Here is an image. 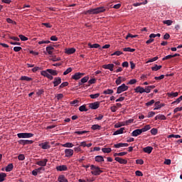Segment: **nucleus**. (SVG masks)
I'll use <instances>...</instances> for the list:
<instances>
[{
  "label": "nucleus",
  "instance_id": "obj_1",
  "mask_svg": "<svg viewBox=\"0 0 182 182\" xmlns=\"http://www.w3.org/2000/svg\"><path fill=\"white\" fill-rule=\"evenodd\" d=\"M105 11H106V9H105V7L103 6H101V7H97L96 9H91L87 11L86 14H89L90 15H93V14H101V12H105Z\"/></svg>",
  "mask_w": 182,
  "mask_h": 182
},
{
  "label": "nucleus",
  "instance_id": "obj_2",
  "mask_svg": "<svg viewBox=\"0 0 182 182\" xmlns=\"http://www.w3.org/2000/svg\"><path fill=\"white\" fill-rule=\"evenodd\" d=\"M90 167V170H92L91 174H92V176H100V174L103 173V171L100 170V167L99 166L91 165Z\"/></svg>",
  "mask_w": 182,
  "mask_h": 182
},
{
  "label": "nucleus",
  "instance_id": "obj_3",
  "mask_svg": "<svg viewBox=\"0 0 182 182\" xmlns=\"http://www.w3.org/2000/svg\"><path fill=\"white\" fill-rule=\"evenodd\" d=\"M126 90H129V86L126 85V84H122L117 87V94L120 95V93H123V92H126Z\"/></svg>",
  "mask_w": 182,
  "mask_h": 182
},
{
  "label": "nucleus",
  "instance_id": "obj_4",
  "mask_svg": "<svg viewBox=\"0 0 182 182\" xmlns=\"http://www.w3.org/2000/svg\"><path fill=\"white\" fill-rule=\"evenodd\" d=\"M85 76L84 73H75L73 75H72V79L73 80H79V79H81V77H83Z\"/></svg>",
  "mask_w": 182,
  "mask_h": 182
},
{
  "label": "nucleus",
  "instance_id": "obj_5",
  "mask_svg": "<svg viewBox=\"0 0 182 182\" xmlns=\"http://www.w3.org/2000/svg\"><path fill=\"white\" fill-rule=\"evenodd\" d=\"M41 75L45 77H47L48 79H50V80H53V76H52L51 74H49L48 70L41 71Z\"/></svg>",
  "mask_w": 182,
  "mask_h": 182
},
{
  "label": "nucleus",
  "instance_id": "obj_6",
  "mask_svg": "<svg viewBox=\"0 0 182 182\" xmlns=\"http://www.w3.org/2000/svg\"><path fill=\"white\" fill-rule=\"evenodd\" d=\"M89 107L90 109H92V110H96L97 109H99V107H100V102H95L90 103Z\"/></svg>",
  "mask_w": 182,
  "mask_h": 182
},
{
  "label": "nucleus",
  "instance_id": "obj_7",
  "mask_svg": "<svg viewBox=\"0 0 182 182\" xmlns=\"http://www.w3.org/2000/svg\"><path fill=\"white\" fill-rule=\"evenodd\" d=\"M47 163L48 159H43V160L37 161L36 164H37V166H40L41 167H45Z\"/></svg>",
  "mask_w": 182,
  "mask_h": 182
},
{
  "label": "nucleus",
  "instance_id": "obj_8",
  "mask_svg": "<svg viewBox=\"0 0 182 182\" xmlns=\"http://www.w3.org/2000/svg\"><path fill=\"white\" fill-rule=\"evenodd\" d=\"M141 133H143V130L141 129H137L132 132V136H133V137H137V136H140Z\"/></svg>",
  "mask_w": 182,
  "mask_h": 182
},
{
  "label": "nucleus",
  "instance_id": "obj_9",
  "mask_svg": "<svg viewBox=\"0 0 182 182\" xmlns=\"http://www.w3.org/2000/svg\"><path fill=\"white\" fill-rule=\"evenodd\" d=\"M19 144H22L23 146H26V144H32L33 141L32 140H25V139H20L18 141Z\"/></svg>",
  "mask_w": 182,
  "mask_h": 182
},
{
  "label": "nucleus",
  "instance_id": "obj_10",
  "mask_svg": "<svg viewBox=\"0 0 182 182\" xmlns=\"http://www.w3.org/2000/svg\"><path fill=\"white\" fill-rule=\"evenodd\" d=\"M53 83L54 85V87H56V86H59V85L62 83V78L59 77H55Z\"/></svg>",
  "mask_w": 182,
  "mask_h": 182
},
{
  "label": "nucleus",
  "instance_id": "obj_11",
  "mask_svg": "<svg viewBox=\"0 0 182 182\" xmlns=\"http://www.w3.org/2000/svg\"><path fill=\"white\" fill-rule=\"evenodd\" d=\"M40 147L43 150H48V149H50V145H49V142H43L39 144Z\"/></svg>",
  "mask_w": 182,
  "mask_h": 182
},
{
  "label": "nucleus",
  "instance_id": "obj_12",
  "mask_svg": "<svg viewBox=\"0 0 182 182\" xmlns=\"http://www.w3.org/2000/svg\"><path fill=\"white\" fill-rule=\"evenodd\" d=\"M65 157H72L73 156V149H67L65 150Z\"/></svg>",
  "mask_w": 182,
  "mask_h": 182
},
{
  "label": "nucleus",
  "instance_id": "obj_13",
  "mask_svg": "<svg viewBox=\"0 0 182 182\" xmlns=\"http://www.w3.org/2000/svg\"><path fill=\"white\" fill-rule=\"evenodd\" d=\"M113 68H114V64H107L102 65L103 69H108V70H110V72H113Z\"/></svg>",
  "mask_w": 182,
  "mask_h": 182
},
{
  "label": "nucleus",
  "instance_id": "obj_14",
  "mask_svg": "<svg viewBox=\"0 0 182 182\" xmlns=\"http://www.w3.org/2000/svg\"><path fill=\"white\" fill-rule=\"evenodd\" d=\"M58 171H66L68 170V166L66 165H61L56 167Z\"/></svg>",
  "mask_w": 182,
  "mask_h": 182
},
{
  "label": "nucleus",
  "instance_id": "obj_15",
  "mask_svg": "<svg viewBox=\"0 0 182 182\" xmlns=\"http://www.w3.org/2000/svg\"><path fill=\"white\" fill-rule=\"evenodd\" d=\"M143 151L144 153H146L147 154H150L153 151V147L152 146H146L143 148Z\"/></svg>",
  "mask_w": 182,
  "mask_h": 182
},
{
  "label": "nucleus",
  "instance_id": "obj_16",
  "mask_svg": "<svg viewBox=\"0 0 182 182\" xmlns=\"http://www.w3.org/2000/svg\"><path fill=\"white\" fill-rule=\"evenodd\" d=\"M115 161L119 163V164H126L127 163V160L123 159L120 157H115Z\"/></svg>",
  "mask_w": 182,
  "mask_h": 182
},
{
  "label": "nucleus",
  "instance_id": "obj_17",
  "mask_svg": "<svg viewBox=\"0 0 182 182\" xmlns=\"http://www.w3.org/2000/svg\"><path fill=\"white\" fill-rule=\"evenodd\" d=\"M135 93H144V87L138 86L134 88Z\"/></svg>",
  "mask_w": 182,
  "mask_h": 182
},
{
  "label": "nucleus",
  "instance_id": "obj_18",
  "mask_svg": "<svg viewBox=\"0 0 182 182\" xmlns=\"http://www.w3.org/2000/svg\"><path fill=\"white\" fill-rule=\"evenodd\" d=\"M75 52H76V49H75V48L65 49V53H67V55H72L73 53H75Z\"/></svg>",
  "mask_w": 182,
  "mask_h": 182
},
{
  "label": "nucleus",
  "instance_id": "obj_19",
  "mask_svg": "<svg viewBox=\"0 0 182 182\" xmlns=\"http://www.w3.org/2000/svg\"><path fill=\"white\" fill-rule=\"evenodd\" d=\"M58 181L59 182H69L68 181V178H66V177H65V175H60L58 178Z\"/></svg>",
  "mask_w": 182,
  "mask_h": 182
},
{
  "label": "nucleus",
  "instance_id": "obj_20",
  "mask_svg": "<svg viewBox=\"0 0 182 182\" xmlns=\"http://www.w3.org/2000/svg\"><path fill=\"white\" fill-rule=\"evenodd\" d=\"M95 160L97 163H102V162L105 161V158H103L102 156H97L95 157Z\"/></svg>",
  "mask_w": 182,
  "mask_h": 182
},
{
  "label": "nucleus",
  "instance_id": "obj_21",
  "mask_svg": "<svg viewBox=\"0 0 182 182\" xmlns=\"http://www.w3.org/2000/svg\"><path fill=\"white\" fill-rule=\"evenodd\" d=\"M167 117L164 114H158L155 117V120H166Z\"/></svg>",
  "mask_w": 182,
  "mask_h": 182
},
{
  "label": "nucleus",
  "instance_id": "obj_22",
  "mask_svg": "<svg viewBox=\"0 0 182 182\" xmlns=\"http://www.w3.org/2000/svg\"><path fill=\"white\" fill-rule=\"evenodd\" d=\"M47 72L50 73L52 76H58V71L53 69H47Z\"/></svg>",
  "mask_w": 182,
  "mask_h": 182
},
{
  "label": "nucleus",
  "instance_id": "obj_23",
  "mask_svg": "<svg viewBox=\"0 0 182 182\" xmlns=\"http://www.w3.org/2000/svg\"><path fill=\"white\" fill-rule=\"evenodd\" d=\"M154 106L155 109H154V110H159V109H161V107H163V105H161L160 101L155 102Z\"/></svg>",
  "mask_w": 182,
  "mask_h": 182
},
{
  "label": "nucleus",
  "instance_id": "obj_24",
  "mask_svg": "<svg viewBox=\"0 0 182 182\" xmlns=\"http://www.w3.org/2000/svg\"><path fill=\"white\" fill-rule=\"evenodd\" d=\"M123 132H124V127L120 128L119 129L115 131L114 132V136H117V134H123Z\"/></svg>",
  "mask_w": 182,
  "mask_h": 182
},
{
  "label": "nucleus",
  "instance_id": "obj_25",
  "mask_svg": "<svg viewBox=\"0 0 182 182\" xmlns=\"http://www.w3.org/2000/svg\"><path fill=\"white\" fill-rule=\"evenodd\" d=\"M20 80H26V82H31V80H33V79L28 76H21Z\"/></svg>",
  "mask_w": 182,
  "mask_h": 182
},
{
  "label": "nucleus",
  "instance_id": "obj_26",
  "mask_svg": "<svg viewBox=\"0 0 182 182\" xmlns=\"http://www.w3.org/2000/svg\"><path fill=\"white\" fill-rule=\"evenodd\" d=\"M167 95L168 97H177V96H178V92H168Z\"/></svg>",
  "mask_w": 182,
  "mask_h": 182
},
{
  "label": "nucleus",
  "instance_id": "obj_27",
  "mask_svg": "<svg viewBox=\"0 0 182 182\" xmlns=\"http://www.w3.org/2000/svg\"><path fill=\"white\" fill-rule=\"evenodd\" d=\"M55 48L52 46H48V47H46V52H48V55H53V50Z\"/></svg>",
  "mask_w": 182,
  "mask_h": 182
},
{
  "label": "nucleus",
  "instance_id": "obj_28",
  "mask_svg": "<svg viewBox=\"0 0 182 182\" xmlns=\"http://www.w3.org/2000/svg\"><path fill=\"white\" fill-rule=\"evenodd\" d=\"M12 170H14V164H10L6 167V171H7V172L12 171Z\"/></svg>",
  "mask_w": 182,
  "mask_h": 182
},
{
  "label": "nucleus",
  "instance_id": "obj_29",
  "mask_svg": "<svg viewBox=\"0 0 182 182\" xmlns=\"http://www.w3.org/2000/svg\"><path fill=\"white\" fill-rule=\"evenodd\" d=\"M92 130H100L102 129V126L99 124H94L91 127Z\"/></svg>",
  "mask_w": 182,
  "mask_h": 182
},
{
  "label": "nucleus",
  "instance_id": "obj_30",
  "mask_svg": "<svg viewBox=\"0 0 182 182\" xmlns=\"http://www.w3.org/2000/svg\"><path fill=\"white\" fill-rule=\"evenodd\" d=\"M88 46L89 48H95V49H97V48H100V45H99L98 43H95V44H92V43H88Z\"/></svg>",
  "mask_w": 182,
  "mask_h": 182
},
{
  "label": "nucleus",
  "instance_id": "obj_31",
  "mask_svg": "<svg viewBox=\"0 0 182 182\" xmlns=\"http://www.w3.org/2000/svg\"><path fill=\"white\" fill-rule=\"evenodd\" d=\"M162 68L161 65H155L154 67L151 68V70L154 72H157V70H160V69Z\"/></svg>",
  "mask_w": 182,
  "mask_h": 182
},
{
  "label": "nucleus",
  "instance_id": "obj_32",
  "mask_svg": "<svg viewBox=\"0 0 182 182\" xmlns=\"http://www.w3.org/2000/svg\"><path fill=\"white\" fill-rule=\"evenodd\" d=\"M5 177H6V173H0V182L5 181Z\"/></svg>",
  "mask_w": 182,
  "mask_h": 182
},
{
  "label": "nucleus",
  "instance_id": "obj_33",
  "mask_svg": "<svg viewBox=\"0 0 182 182\" xmlns=\"http://www.w3.org/2000/svg\"><path fill=\"white\" fill-rule=\"evenodd\" d=\"M124 52H134L136 49L131 48L130 47L123 48Z\"/></svg>",
  "mask_w": 182,
  "mask_h": 182
},
{
  "label": "nucleus",
  "instance_id": "obj_34",
  "mask_svg": "<svg viewBox=\"0 0 182 182\" xmlns=\"http://www.w3.org/2000/svg\"><path fill=\"white\" fill-rule=\"evenodd\" d=\"M163 23L164 25H167L168 26H171V25H172L173 23V21L171 20H166L163 21Z\"/></svg>",
  "mask_w": 182,
  "mask_h": 182
},
{
  "label": "nucleus",
  "instance_id": "obj_35",
  "mask_svg": "<svg viewBox=\"0 0 182 182\" xmlns=\"http://www.w3.org/2000/svg\"><path fill=\"white\" fill-rule=\"evenodd\" d=\"M114 92L113 90L107 89L103 92L104 95H112Z\"/></svg>",
  "mask_w": 182,
  "mask_h": 182
},
{
  "label": "nucleus",
  "instance_id": "obj_36",
  "mask_svg": "<svg viewBox=\"0 0 182 182\" xmlns=\"http://www.w3.org/2000/svg\"><path fill=\"white\" fill-rule=\"evenodd\" d=\"M73 144L70 143V142H67L64 144H63V147H68V148H72L73 147Z\"/></svg>",
  "mask_w": 182,
  "mask_h": 182
},
{
  "label": "nucleus",
  "instance_id": "obj_37",
  "mask_svg": "<svg viewBox=\"0 0 182 182\" xmlns=\"http://www.w3.org/2000/svg\"><path fill=\"white\" fill-rule=\"evenodd\" d=\"M150 129H151V127H150V125H146L144 126V127H143L142 129V132L144 133V132H147L148 130H150Z\"/></svg>",
  "mask_w": 182,
  "mask_h": 182
},
{
  "label": "nucleus",
  "instance_id": "obj_38",
  "mask_svg": "<svg viewBox=\"0 0 182 182\" xmlns=\"http://www.w3.org/2000/svg\"><path fill=\"white\" fill-rule=\"evenodd\" d=\"M66 86H69V82H64L59 86V89H63V87H66Z\"/></svg>",
  "mask_w": 182,
  "mask_h": 182
},
{
  "label": "nucleus",
  "instance_id": "obj_39",
  "mask_svg": "<svg viewBox=\"0 0 182 182\" xmlns=\"http://www.w3.org/2000/svg\"><path fill=\"white\" fill-rule=\"evenodd\" d=\"M80 112H87V109L86 108V105H83L79 107Z\"/></svg>",
  "mask_w": 182,
  "mask_h": 182
},
{
  "label": "nucleus",
  "instance_id": "obj_40",
  "mask_svg": "<svg viewBox=\"0 0 182 182\" xmlns=\"http://www.w3.org/2000/svg\"><path fill=\"white\" fill-rule=\"evenodd\" d=\"M99 96H100V93H97V94H91L90 95V97L91 99H97V97H99Z\"/></svg>",
  "mask_w": 182,
  "mask_h": 182
},
{
  "label": "nucleus",
  "instance_id": "obj_41",
  "mask_svg": "<svg viewBox=\"0 0 182 182\" xmlns=\"http://www.w3.org/2000/svg\"><path fill=\"white\" fill-rule=\"evenodd\" d=\"M102 151L103 153H110L112 151V149L111 148H102Z\"/></svg>",
  "mask_w": 182,
  "mask_h": 182
},
{
  "label": "nucleus",
  "instance_id": "obj_42",
  "mask_svg": "<svg viewBox=\"0 0 182 182\" xmlns=\"http://www.w3.org/2000/svg\"><path fill=\"white\" fill-rule=\"evenodd\" d=\"M87 131H77L75 132V134H78L79 136H82V134H86Z\"/></svg>",
  "mask_w": 182,
  "mask_h": 182
},
{
  "label": "nucleus",
  "instance_id": "obj_43",
  "mask_svg": "<svg viewBox=\"0 0 182 182\" xmlns=\"http://www.w3.org/2000/svg\"><path fill=\"white\" fill-rule=\"evenodd\" d=\"M120 55H123V53L120 50L115 51L113 54H112V56H120Z\"/></svg>",
  "mask_w": 182,
  "mask_h": 182
},
{
  "label": "nucleus",
  "instance_id": "obj_44",
  "mask_svg": "<svg viewBox=\"0 0 182 182\" xmlns=\"http://www.w3.org/2000/svg\"><path fill=\"white\" fill-rule=\"evenodd\" d=\"M72 70H73L72 68H68L63 73L64 76H66V75H69V73H70V72H72Z\"/></svg>",
  "mask_w": 182,
  "mask_h": 182
},
{
  "label": "nucleus",
  "instance_id": "obj_45",
  "mask_svg": "<svg viewBox=\"0 0 182 182\" xmlns=\"http://www.w3.org/2000/svg\"><path fill=\"white\" fill-rule=\"evenodd\" d=\"M34 134L32 133H25V139H31V137H33Z\"/></svg>",
  "mask_w": 182,
  "mask_h": 182
},
{
  "label": "nucleus",
  "instance_id": "obj_46",
  "mask_svg": "<svg viewBox=\"0 0 182 182\" xmlns=\"http://www.w3.org/2000/svg\"><path fill=\"white\" fill-rule=\"evenodd\" d=\"M159 59V57H154V58H151V59H149L147 62H146V63H151V62H156V60H157Z\"/></svg>",
  "mask_w": 182,
  "mask_h": 182
},
{
  "label": "nucleus",
  "instance_id": "obj_47",
  "mask_svg": "<svg viewBox=\"0 0 182 182\" xmlns=\"http://www.w3.org/2000/svg\"><path fill=\"white\" fill-rule=\"evenodd\" d=\"M168 137V139H171L172 137H174L175 139H180V137H181V136H180L178 134H171Z\"/></svg>",
  "mask_w": 182,
  "mask_h": 182
},
{
  "label": "nucleus",
  "instance_id": "obj_48",
  "mask_svg": "<svg viewBox=\"0 0 182 182\" xmlns=\"http://www.w3.org/2000/svg\"><path fill=\"white\" fill-rule=\"evenodd\" d=\"M87 80H89V76H85L80 80L82 83H86Z\"/></svg>",
  "mask_w": 182,
  "mask_h": 182
},
{
  "label": "nucleus",
  "instance_id": "obj_49",
  "mask_svg": "<svg viewBox=\"0 0 182 182\" xmlns=\"http://www.w3.org/2000/svg\"><path fill=\"white\" fill-rule=\"evenodd\" d=\"M135 83H137V80L136 79H132L129 81L127 85H135Z\"/></svg>",
  "mask_w": 182,
  "mask_h": 182
},
{
  "label": "nucleus",
  "instance_id": "obj_50",
  "mask_svg": "<svg viewBox=\"0 0 182 182\" xmlns=\"http://www.w3.org/2000/svg\"><path fill=\"white\" fill-rule=\"evenodd\" d=\"M157 133H158L157 129L153 128L152 129H151V134H153V136H156Z\"/></svg>",
  "mask_w": 182,
  "mask_h": 182
},
{
  "label": "nucleus",
  "instance_id": "obj_51",
  "mask_svg": "<svg viewBox=\"0 0 182 182\" xmlns=\"http://www.w3.org/2000/svg\"><path fill=\"white\" fill-rule=\"evenodd\" d=\"M18 37L20 38L21 41H23V42L28 41V38L23 35H19Z\"/></svg>",
  "mask_w": 182,
  "mask_h": 182
},
{
  "label": "nucleus",
  "instance_id": "obj_52",
  "mask_svg": "<svg viewBox=\"0 0 182 182\" xmlns=\"http://www.w3.org/2000/svg\"><path fill=\"white\" fill-rule=\"evenodd\" d=\"M122 77H118L117 79L115 81L116 85H122Z\"/></svg>",
  "mask_w": 182,
  "mask_h": 182
},
{
  "label": "nucleus",
  "instance_id": "obj_53",
  "mask_svg": "<svg viewBox=\"0 0 182 182\" xmlns=\"http://www.w3.org/2000/svg\"><path fill=\"white\" fill-rule=\"evenodd\" d=\"M88 83L89 86H90V85H94V83H96V78H92L88 81Z\"/></svg>",
  "mask_w": 182,
  "mask_h": 182
},
{
  "label": "nucleus",
  "instance_id": "obj_54",
  "mask_svg": "<svg viewBox=\"0 0 182 182\" xmlns=\"http://www.w3.org/2000/svg\"><path fill=\"white\" fill-rule=\"evenodd\" d=\"M17 137H18V139H25V133L17 134Z\"/></svg>",
  "mask_w": 182,
  "mask_h": 182
},
{
  "label": "nucleus",
  "instance_id": "obj_55",
  "mask_svg": "<svg viewBox=\"0 0 182 182\" xmlns=\"http://www.w3.org/2000/svg\"><path fill=\"white\" fill-rule=\"evenodd\" d=\"M133 122H134V119H130L125 121L126 126H129V124L133 123Z\"/></svg>",
  "mask_w": 182,
  "mask_h": 182
},
{
  "label": "nucleus",
  "instance_id": "obj_56",
  "mask_svg": "<svg viewBox=\"0 0 182 182\" xmlns=\"http://www.w3.org/2000/svg\"><path fill=\"white\" fill-rule=\"evenodd\" d=\"M154 100H151V101L146 103V106H152V105H154Z\"/></svg>",
  "mask_w": 182,
  "mask_h": 182
},
{
  "label": "nucleus",
  "instance_id": "obj_57",
  "mask_svg": "<svg viewBox=\"0 0 182 182\" xmlns=\"http://www.w3.org/2000/svg\"><path fill=\"white\" fill-rule=\"evenodd\" d=\"M136 164H140L141 166L142 164H144V161H143V159H136Z\"/></svg>",
  "mask_w": 182,
  "mask_h": 182
},
{
  "label": "nucleus",
  "instance_id": "obj_58",
  "mask_svg": "<svg viewBox=\"0 0 182 182\" xmlns=\"http://www.w3.org/2000/svg\"><path fill=\"white\" fill-rule=\"evenodd\" d=\"M135 174L138 177H143V173L140 171H136Z\"/></svg>",
  "mask_w": 182,
  "mask_h": 182
},
{
  "label": "nucleus",
  "instance_id": "obj_59",
  "mask_svg": "<svg viewBox=\"0 0 182 182\" xmlns=\"http://www.w3.org/2000/svg\"><path fill=\"white\" fill-rule=\"evenodd\" d=\"M18 160H20L21 161H23V160H25V155L23 154H20L18 156Z\"/></svg>",
  "mask_w": 182,
  "mask_h": 182
},
{
  "label": "nucleus",
  "instance_id": "obj_60",
  "mask_svg": "<svg viewBox=\"0 0 182 182\" xmlns=\"http://www.w3.org/2000/svg\"><path fill=\"white\" fill-rule=\"evenodd\" d=\"M171 58H173V55H168L163 58L162 60H167L168 59H171Z\"/></svg>",
  "mask_w": 182,
  "mask_h": 182
},
{
  "label": "nucleus",
  "instance_id": "obj_61",
  "mask_svg": "<svg viewBox=\"0 0 182 182\" xmlns=\"http://www.w3.org/2000/svg\"><path fill=\"white\" fill-rule=\"evenodd\" d=\"M114 149H120V147H123V146L122 143H119V144H115L114 145Z\"/></svg>",
  "mask_w": 182,
  "mask_h": 182
},
{
  "label": "nucleus",
  "instance_id": "obj_62",
  "mask_svg": "<svg viewBox=\"0 0 182 182\" xmlns=\"http://www.w3.org/2000/svg\"><path fill=\"white\" fill-rule=\"evenodd\" d=\"M151 90H150V87L149 86L145 87L144 88V93H150Z\"/></svg>",
  "mask_w": 182,
  "mask_h": 182
},
{
  "label": "nucleus",
  "instance_id": "obj_63",
  "mask_svg": "<svg viewBox=\"0 0 182 182\" xmlns=\"http://www.w3.org/2000/svg\"><path fill=\"white\" fill-rule=\"evenodd\" d=\"M14 52H20V50H22V47H14Z\"/></svg>",
  "mask_w": 182,
  "mask_h": 182
},
{
  "label": "nucleus",
  "instance_id": "obj_64",
  "mask_svg": "<svg viewBox=\"0 0 182 182\" xmlns=\"http://www.w3.org/2000/svg\"><path fill=\"white\" fill-rule=\"evenodd\" d=\"M154 114H156V112L151 111L148 113V117H153V116H154Z\"/></svg>",
  "mask_w": 182,
  "mask_h": 182
}]
</instances>
